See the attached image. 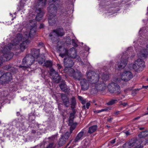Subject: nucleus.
I'll return each instance as SVG.
<instances>
[{
    "label": "nucleus",
    "mask_w": 148,
    "mask_h": 148,
    "mask_svg": "<svg viewBox=\"0 0 148 148\" xmlns=\"http://www.w3.org/2000/svg\"><path fill=\"white\" fill-rule=\"evenodd\" d=\"M97 125H94L89 127L88 133L89 134H92L95 132L97 130Z\"/></svg>",
    "instance_id": "nucleus-20"
},
{
    "label": "nucleus",
    "mask_w": 148,
    "mask_h": 148,
    "mask_svg": "<svg viewBox=\"0 0 148 148\" xmlns=\"http://www.w3.org/2000/svg\"><path fill=\"white\" fill-rule=\"evenodd\" d=\"M57 66H58L59 69H60L61 67V66L59 64H57Z\"/></svg>",
    "instance_id": "nucleus-49"
},
{
    "label": "nucleus",
    "mask_w": 148,
    "mask_h": 148,
    "mask_svg": "<svg viewBox=\"0 0 148 148\" xmlns=\"http://www.w3.org/2000/svg\"><path fill=\"white\" fill-rule=\"evenodd\" d=\"M147 52V51L145 49H143L138 53V55L139 58L135 61L133 64V68L135 71H142L145 67V62L142 59H140V58H145L146 57Z\"/></svg>",
    "instance_id": "nucleus-4"
},
{
    "label": "nucleus",
    "mask_w": 148,
    "mask_h": 148,
    "mask_svg": "<svg viewBox=\"0 0 148 148\" xmlns=\"http://www.w3.org/2000/svg\"><path fill=\"white\" fill-rule=\"evenodd\" d=\"M47 0H38V2L36 5V7L44 6L46 3Z\"/></svg>",
    "instance_id": "nucleus-19"
},
{
    "label": "nucleus",
    "mask_w": 148,
    "mask_h": 148,
    "mask_svg": "<svg viewBox=\"0 0 148 148\" xmlns=\"http://www.w3.org/2000/svg\"><path fill=\"white\" fill-rule=\"evenodd\" d=\"M112 119H113L112 118H110L108 119V122L110 123L112 121Z\"/></svg>",
    "instance_id": "nucleus-44"
},
{
    "label": "nucleus",
    "mask_w": 148,
    "mask_h": 148,
    "mask_svg": "<svg viewBox=\"0 0 148 148\" xmlns=\"http://www.w3.org/2000/svg\"><path fill=\"white\" fill-rule=\"evenodd\" d=\"M91 72L87 73L88 81L86 79L81 80L80 85L82 90H87L89 88L93 93H97L98 91L103 90L106 88V85L103 82L99 80V77L96 74L95 75H91Z\"/></svg>",
    "instance_id": "nucleus-1"
},
{
    "label": "nucleus",
    "mask_w": 148,
    "mask_h": 148,
    "mask_svg": "<svg viewBox=\"0 0 148 148\" xmlns=\"http://www.w3.org/2000/svg\"><path fill=\"white\" fill-rule=\"evenodd\" d=\"M127 104L126 102H120L119 105L120 106H122L123 107H125L127 105Z\"/></svg>",
    "instance_id": "nucleus-31"
},
{
    "label": "nucleus",
    "mask_w": 148,
    "mask_h": 148,
    "mask_svg": "<svg viewBox=\"0 0 148 148\" xmlns=\"http://www.w3.org/2000/svg\"><path fill=\"white\" fill-rule=\"evenodd\" d=\"M47 10L49 15L48 22L51 25H53L56 22V15L57 13V8L53 3L50 4L47 8Z\"/></svg>",
    "instance_id": "nucleus-5"
},
{
    "label": "nucleus",
    "mask_w": 148,
    "mask_h": 148,
    "mask_svg": "<svg viewBox=\"0 0 148 148\" xmlns=\"http://www.w3.org/2000/svg\"><path fill=\"white\" fill-rule=\"evenodd\" d=\"M50 74L52 76L53 79L56 83H58L61 80V77L59 75L58 73L56 72L53 68L50 69Z\"/></svg>",
    "instance_id": "nucleus-11"
},
{
    "label": "nucleus",
    "mask_w": 148,
    "mask_h": 148,
    "mask_svg": "<svg viewBox=\"0 0 148 148\" xmlns=\"http://www.w3.org/2000/svg\"><path fill=\"white\" fill-rule=\"evenodd\" d=\"M56 137V135H54L51 137H50L49 138L52 140H53L54 139H55Z\"/></svg>",
    "instance_id": "nucleus-41"
},
{
    "label": "nucleus",
    "mask_w": 148,
    "mask_h": 148,
    "mask_svg": "<svg viewBox=\"0 0 148 148\" xmlns=\"http://www.w3.org/2000/svg\"><path fill=\"white\" fill-rule=\"evenodd\" d=\"M83 107L84 108H85V106H83Z\"/></svg>",
    "instance_id": "nucleus-56"
},
{
    "label": "nucleus",
    "mask_w": 148,
    "mask_h": 148,
    "mask_svg": "<svg viewBox=\"0 0 148 148\" xmlns=\"http://www.w3.org/2000/svg\"><path fill=\"white\" fill-rule=\"evenodd\" d=\"M147 109L148 110V107L147 108Z\"/></svg>",
    "instance_id": "nucleus-58"
},
{
    "label": "nucleus",
    "mask_w": 148,
    "mask_h": 148,
    "mask_svg": "<svg viewBox=\"0 0 148 148\" xmlns=\"http://www.w3.org/2000/svg\"><path fill=\"white\" fill-rule=\"evenodd\" d=\"M78 99L81 101H82L83 100V98L81 96H78Z\"/></svg>",
    "instance_id": "nucleus-42"
},
{
    "label": "nucleus",
    "mask_w": 148,
    "mask_h": 148,
    "mask_svg": "<svg viewBox=\"0 0 148 148\" xmlns=\"http://www.w3.org/2000/svg\"><path fill=\"white\" fill-rule=\"evenodd\" d=\"M109 91L111 93L119 94L121 92L120 87L117 84L114 82L110 83L108 86Z\"/></svg>",
    "instance_id": "nucleus-7"
},
{
    "label": "nucleus",
    "mask_w": 148,
    "mask_h": 148,
    "mask_svg": "<svg viewBox=\"0 0 148 148\" xmlns=\"http://www.w3.org/2000/svg\"><path fill=\"white\" fill-rule=\"evenodd\" d=\"M55 31V30H53L52 32L49 35V39L53 42L56 41L57 39V38L58 37Z\"/></svg>",
    "instance_id": "nucleus-14"
},
{
    "label": "nucleus",
    "mask_w": 148,
    "mask_h": 148,
    "mask_svg": "<svg viewBox=\"0 0 148 148\" xmlns=\"http://www.w3.org/2000/svg\"><path fill=\"white\" fill-rule=\"evenodd\" d=\"M64 63L65 66L66 68H70L73 64V62L70 58H66L64 59Z\"/></svg>",
    "instance_id": "nucleus-13"
},
{
    "label": "nucleus",
    "mask_w": 148,
    "mask_h": 148,
    "mask_svg": "<svg viewBox=\"0 0 148 148\" xmlns=\"http://www.w3.org/2000/svg\"><path fill=\"white\" fill-rule=\"evenodd\" d=\"M63 103L66 107H68L69 105V99L65 95H61Z\"/></svg>",
    "instance_id": "nucleus-16"
},
{
    "label": "nucleus",
    "mask_w": 148,
    "mask_h": 148,
    "mask_svg": "<svg viewBox=\"0 0 148 148\" xmlns=\"http://www.w3.org/2000/svg\"><path fill=\"white\" fill-rule=\"evenodd\" d=\"M128 57H126L125 55H123L122 57L121 60L120 62L118 63V67L119 69L124 68L126 66Z\"/></svg>",
    "instance_id": "nucleus-12"
},
{
    "label": "nucleus",
    "mask_w": 148,
    "mask_h": 148,
    "mask_svg": "<svg viewBox=\"0 0 148 148\" xmlns=\"http://www.w3.org/2000/svg\"><path fill=\"white\" fill-rule=\"evenodd\" d=\"M147 81H148V78L147 79Z\"/></svg>",
    "instance_id": "nucleus-57"
},
{
    "label": "nucleus",
    "mask_w": 148,
    "mask_h": 148,
    "mask_svg": "<svg viewBox=\"0 0 148 148\" xmlns=\"http://www.w3.org/2000/svg\"><path fill=\"white\" fill-rule=\"evenodd\" d=\"M76 125L77 124H75V125H73L72 126H70L71 127H70V130L69 132L71 134L72 133L73 131L74 130L75 128Z\"/></svg>",
    "instance_id": "nucleus-26"
},
{
    "label": "nucleus",
    "mask_w": 148,
    "mask_h": 148,
    "mask_svg": "<svg viewBox=\"0 0 148 148\" xmlns=\"http://www.w3.org/2000/svg\"><path fill=\"white\" fill-rule=\"evenodd\" d=\"M59 50L60 52L59 56L62 58L67 56L72 58H75L76 56V51L74 48H72L68 51L66 49L60 46Z\"/></svg>",
    "instance_id": "nucleus-6"
},
{
    "label": "nucleus",
    "mask_w": 148,
    "mask_h": 148,
    "mask_svg": "<svg viewBox=\"0 0 148 148\" xmlns=\"http://www.w3.org/2000/svg\"><path fill=\"white\" fill-rule=\"evenodd\" d=\"M44 66H45L47 67H51L52 65V62L50 60H48L45 62L43 65Z\"/></svg>",
    "instance_id": "nucleus-24"
},
{
    "label": "nucleus",
    "mask_w": 148,
    "mask_h": 148,
    "mask_svg": "<svg viewBox=\"0 0 148 148\" xmlns=\"http://www.w3.org/2000/svg\"><path fill=\"white\" fill-rule=\"evenodd\" d=\"M148 88V86H142V88H145V89H147Z\"/></svg>",
    "instance_id": "nucleus-45"
},
{
    "label": "nucleus",
    "mask_w": 148,
    "mask_h": 148,
    "mask_svg": "<svg viewBox=\"0 0 148 148\" xmlns=\"http://www.w3.org/2000/svg\"><path fill=\"white\" fill-rule=\"evenodd\" d=\"M148 114V112L146 113L145 114V115H147V114Z\"/></svg>",
    "instance_id": "nucleus-53"
},
{
    "label": "nucleus",
    "mask_w": 148,
    "mask_h": 148,
    "mask_svg": "<svg viewBox=\"0 0 148 148\" xmlns=\"http://www.w3.org/2000/svg\"><path fill=\"white\" fill-rule=\"evenodd\" d=\"M133 77V74L129 71H125L121 75V79L124 81H128L130 80Z\"/></svg>",
    "instance_id": "nucleus-9"
},
{
    "label": "nucleus",
    "mask_w": 148,
    "mask_h": 148,
    "mask_svg": "<svg viewBox=\"0 0 148 148\" xmlns=\"http://www.w3.org/2000/svg\"><path fill=\"white\" fill-rule=\"evenodd\" d=\"M72 44L75 47H77V45L76 43H75V40L74 39H73L72 40Z\"/></svg>",
    "instance_id": "nucleus-34"
},
{
    "label": "nucleus",
    "mask_w": 148,
    "mask_h": 148,
    "mask_svg": "<svg viewBox=\"0 0 148 148\" xmlns=\"http://www.w3.org/2000/svg\"><path fill=\"white\" fill-rule=\"evenodd\" d=\"M107 127H110V126H108V125H107Z\"/></svg>",
    "instance_id": "nucleus-55"
},
{
    "label": "nucleus",
    "mask_w": 148,
    "mask_h": 148,
    "mask_svg": "<svg viewBox=\"0 0 148 148\" xmlns=\"http://www.w3.org/2000/svg\"><path fill=\"white\" fill-rule=\"evenodd\" d=\"M126 135L127 136L130 134V132L129 131H127V132H125Z\"/></svg>",
    "instance_id": "nucleus-43"
},
{
    "label": "nucleus",
    "mask_w": 148,
    "mask_h": 148,
    "mask_svg": "<svg viewBox=\"0 0 148 148\" xmlns=\"http://www.w3.org/2000/svg\"><path fill=\"white\" fill-rule=\"evenodd\" d=\"M71 107L72 108H74V107H73V106H74L76 103V100L75 98L74 97H73L71 99Z\"/></svg>",
    "instance_id": "nucleus-28"
},
{
    "label": "nucleus",
    "mask_w": 148,
    "mask_h": 148,
    "mask_svg": "<svg viewBox=\"0 0 148 148\" xmlns=\"http://www.w3.org/2000/svg\"><path fill=\"white\" fill-rule=\"evenodd\" d=\"M36 31V28L34 27L30 29L29 32H25L23 37H22L21 34H18L16 38L14 40L13 43L9 44L7 46L5 47L3 51L6 52L7 51L14 48L21 41H22V42L20 45V48L21 51H23L25 49L26 45L28 44L30 42L29 38H32L35 35Z\"/></svg>",
    "instance_id": "nucleus-2"
},
{
    "label": "nucleus",
    "mask_w": 148,
    "mask_h": 148,
    "mask_svg": "<svg viewBox=\"0 0 148 148\" xmlns=\"http://www.w3.org/2000/svg\"><path fill=\"white\" fill-rule=\"evenodd\" d=\"M56 30V32L58 35V36H62L64 34V32L63 29L59 28L57 29Z\"/></svg>",
    "instance_id": "nucleus-21"
},
{
    "label": "nucleus",
    "mask_w": 148,
    "mask_h": 148,
    "mask_svg": "<svg viewBox=\"0 0 148 148\" xmlns=\"http://www.w3.org/2000/svg\"><path fill=\"white\" fill-rule=\"evenodd\" d=\"M36 12L38 14L36 17V19L37 21H40L41 19L43 16V12H42L41 8H39L36 10Z\"/></svg>",
    "instance_id": "nucleus-15"
},
{
    "label": "nucleus",
    "mask_w": 148,
    "mask_h": 148,
    "mask_svg": "<svg viewBox=\"0 0 148 148\" xmlns=\"http://www.w3.org/2000/svg\"><path fill=\"white\" fill-rule=\"evenodd\" d=\"M127 143L124 144L123 145V148H131V147L130 146V145H125Z\"/></svg>",
    "instance_id": "nucleus-32"
},
{
    "label": "nucleus",
    "mask_w": 148,
    "mask_h": 148,
    "mask_svg": "<svg viewBox=\"0 0 148 148\" xmlns=\"http://www.w3.org/2000/svg\"><path fill=\"white\" fill-rule=\"evenodd\" d=\"M11 66L8 65L5 66L4 67V69L6 70H8L11 68Z\"/></svg>",
    "instance_id": "nucleus-36"
},
{
    "label": "nucleus",
    "mask_w": 148,
    "mask_h": 148,
    "mask_svg": "<svg viewBox=\"0 0 148 148\" xmlns=\"http://www.w3.org/2000/svg\"><path fill=\"white\" fill-rule=\"evenodd\" d=\"M75 124H77L76 123H74L73 122V119H69V125L70 126H72Z\"/></svg>",
    "instance_id": "nucleus-30"
},
{
    "label": "nucleus",
    "mask_w": 148,
    "mask_h": 148,
    "mask_svg": "<svg viewBox=\"0 0 148 148\" xmlns=\"http://www.w3.org/2000/svg\"><path fill=\"white\" fill-rule=\"evenodd\" d=\"M1 83L3 84L10 81L12 79V77L10 73H7L5 74L2 73L0 78Z\"/></svg>",
    "instance_id": "nucleus-10"
},
{
    "label": "nucleus",
    "mask_w": 148,
    "mask_h": 148,
    "mask_svg": "<svg viewBox=\"0 0 148 148\" xmlns=\"http://www.w3.org/2000/svg\"><path fill=\"white\" fill-rule=\"evenodd\" d=\"M44 25L43 24H40L39 27L40 28H42L43 27Z\"/></svg>",
    "instance_id": "nucleus-46"
},
{
    "label": "nucleus",
    "mask_w": 148,
    "mask_h": 148,
    "mask_svg": "<svg viewBox=\"0 0 148 148\" xmlns=\"http://www.w3.org/2000/svg\"><path fill=\"white\" fill-rule=\"evenodd\" d=\"M84 134V131L83 130H82L76 136L75 140H74V143L78 142L82 138V137Z\"/></svg>",
    "instance_id": "nucleus-18"
},
{
    "label": "nucleus",
    "mask_w": 148,
    "mask_h": 148,
    "mask_svg": "<svg viewBox=\"0 0 148 148\" xmlns=\"http://www.w3.org/2000/svg\"><path fill=\"white\" fill-rule=\"evenodd\" d=\"M81 102L82 104H84L85 103L86 101L84 100L83 99L82 101H81Z\"/></svg>",
    "instance_id": "nucleus-47"
},
{
    "label": "nucleus",
    "mask_w": 148,
    "mask_h": 148,
    "mask_svg": "<svg viewBox=\"0 0 148 148\" xmlns=\"http://www.w3.org/2000/svg\"><path fill=\"white\" fill-rule=\"evenodd\" d=\"M116 101L117 100L116 99L112 100L107 103V104L109 106L112 105L115 103Z\"/></svg>",
    "instance_id": "nucleus-27"
},
{
    "label": "nucleus",
    "mask_w": 148,
    "mask_h": 148,
    "mask_svg": "<svg viewBox=\"0 0 148 148\" xmlns=\"http://www.w3.org/2000/svg\"><path fill=\"white\" fill-rule=\"evenodd\" d=\"M32 55L28 54L26 56L23 60V64L24 66H20L21 68L23 67L25 69L29 67L35 60L41 64L45 61V59L39 56V49H33L31 50Z\"/></svg>",
    "instance_id": "nucleus-3"
},
{
    "label": "nucleus",
    "mask_w": 148,
    "mask_h": 148,
    "mask_svg": "<svg viewBox=\"0 0 148 148\" xmlns=\"http://www.w3.org/2000/svg\"><path fill=\"white\" fill-rule=\"evenodd\" d=\"M139 128L140 130H143L145 129V128L144 127H139Z\"/></svg>",
    "instance_id": "nucleus-51"
},
{
    "label": "nucleus",
    "mask_w": 148,
    "mask_h": 148,
    "mask_svg": "<svg viewBox=\"0 0 148 148\" xmlns=\"http://www.w3.org/2000/svg\"><path fill=\"white\" fill-rule=\"evenodd\" d=\"M71 134L69 132H66L64 135L62 136L60 139V141L62 142V143H64L66 140L69 138Z\"/></svg>",
    "instance_id": "nucleus-17"
},
{
    "label": "nucleus",
    "mask_w": 148,
    "mask_h": 148,
    "mask_svg": "<svg viewBox=\"0 0 148 148\" xmlns=\"http://www.w3.org/2000/svg\"><path fill=\"white\" fill-rule=\"evenodd\" d=\"M90 104L89 103H87L86 104V108L88 109L89 108V106H90Z\"/></svg>",
    "instance_id": "nucleus-40"
},
{
    "label": "nucleus",
    "mask_w": 148,
    "mask_h": 148,
    "mask_svg": "<svg viewBox=\"0 0 148 148\" xmlns=\"http://www.w3.org/2000/svg\"><path fill=\"white\" fill-rule=\"evenodd\" d=\"M53 143H50L46 148H53Z\"/></svg>",
    "instance_id": "nucleus-37"
},
{
    "label": "nucleus",
    "mask_w": 148,
    "mask_h": 148,
    "mask_svg": "<svg viewBox=\"0 0 148 148\" xmlns=\"http://www.w3.org/2000/svg\"><path fill=\"white\" fill-rule=\"evenodd\" d=\"M74 117V114L71 113L70 114L69 119H73Z\"/></svg>",
    "instance_id": "nucleus-33"
},
{
    "label": "nucleus",
    "mask_w": 148,
    "mask_h": 148,
    "mask_svg": "<svg viewBox=\"0 0 148 148\" xmlns=\"http://www.w3.org/2000/svg\"><path fill=\"white\" fill-rule=\"evenodd\" d=\"M107 110V109H102L100 110H98L96 111L97 113H99L103 111H106Z\"/></svg>",
    "instance_id": "nucleus-35"
},
{
    "label": "nucleus",
    "mask_w": 148,
    "mask_h": 148,
    "mask_svg": "<svg viewBox=\"0 0 148 148\" xmlns=\"http://www.w3.org/2000/svg\"><path fill=\"white\" fill-rule=\"evenodd\" d=\"M68 73L70 76L78 80L80 79L82 77V75L79 71H75L72 68H70Z\"/></svg>",
    "instance_id": "nucleus-8"
},
{
    "label": "nucleus",
    "mask_w": 148,
    "mask_h": 148,
    "mask_svg": "<svg viewBox=\"0 0 148 148\" xmlns=\"http://www.w3.org/2000/svg\"><path fill=\"white\" fill-rule=\"evenodd\" d=\"M101 75V78L103 80L106 81L108 79L109 75L106 73L102 74Z\"/></svg>",
    "instance_id": "nucleus-25"
},
{
    "label": "nucleus",
    "mask_w": 148,
    "mask_h": 148,
    "mask_svg": "<svg viewBox=\"0 0 148 148\" xmlns=\"http://www.w3.org/2000/svg\"><path fill=\"white\" fill-rule=\"evenodd\" d=\"M116 142V139H114L110 141V143L109 144V145H110V143L111 144H114Z\"/></svg>",
    "instance_id": "nucleus-38"
},
{
    "label": "nucleus",
    "mask_w": 148,
    "mask_h": 148,
    "mask_svg": "<svg viewBox=\"0 0 148 148\" xmlns=\"http://www.w3.org/2000/svg\"><path fill=\"white\" fill-rule=\"evenodd\" d=\"M139 137L140 138H143L148 136V131H143L140 133L138 135Z\"/></svg>",
    "instance_id": "nucleus-22"
},
{
    "label": "nucleus",
    "mask_w": 148,
    "mask_h": 148,
    "mask_svg": "<svg viewBox=\"0 0 148 148\" xmlns=\"http://www.w3.org/2000/svg\"><path fill=\"white\" fill-rule=\"evenodd\" d=\"M2 64V61H0V66H1V64Z\"/></svg>",
    "instance_id": "nucleus-52"
},
{
    "label": "nucleus",
    "mask_w": 148,
    "mask_h": 148,
    "mask_svg": "<svg viewBox=\"0 0 148 148\" xmlns=\"http://www.w3.org/2000/svg\"><path fill=\"white\" fill-rule=\"evenodd\" d=\"M114 113L115 115H117L119 114L120 113V111H116L114 112Z\"/></svg>",
    "instance_id": "nucleus-39"
},
{
    "label": "nucleus",
    "mask_w": 148,
    "mask_h": 148,
    "mask_svg": "<svg viewBox=\"0 0 148 148\" xmlns=\"http://www.w3.org/2000/svg\"><path fill=\"white\" fill-rule=\"evenodd\" d=\"M56 0H50L49 2L50 3L51 2H53V3H54L56 1Z\"/></svg>",
    "instance_id": "nucleus-48"
},
{
    "label": "nucleus",
    "mask_w": 148,
    "mask_h": 148,
    "mask_svg": "<svg viewBox=\"0 0 148 148\" xmlns=\"http://www.w3.org/2000/svg\"><path fill=\"white\" fill-rule=\"evenodd\" d=\"M147 50H148V44L147 45Z\"/></svg>",
    "instance_id": "nucleus-54"
},
{
    "label": "nucleus",
    "mask_w": 148,
    "mask_h": 148,
    "mask_svg": "<svg viewBox=\"0 0 148 148\" xmlns=\"http://www.w3.org/2000/svg\"><path fill=\"white\" fill-rule=\"evenodd\" d=\"M3 56L6 58L7 60H9L10 58V57H9V54L7 52L3 54Z\"/></svg>",
    "instance_id": "nucleus-29"
},
{
    "label": "nucleus",
    "mask_w": 148,
    "mask_h": 148,
    "mask_svg": "<svg viewBox=\"0 0 148 148\" xmlns=\"http://www.w3.org/2000/svg\"><path fill=\"white\" fill-rule=\"evenodd\" d=\"M60 87L61 89L63 91H66L67 88L66 85L64 83H62L60 85Z\"/></svg>",
    "instance_id": "nucleus-23"
},
{
    "label": "nucleus",
    "mask_w": 148,
    "mask_h": 148,
    "mask_svg": "<svg viewBox=\"0 0 148 148\" xmlns=\"http://www.w3.org/2000/svg\"><path fill=\"white\" fill-rule=\"evenodd\" d=\"M140 118V117H137L136 118H135L134 119H133V120H137V119H139V118Z\"/></svg>",
    "instance_id": "nucleus-50"
}]
</instances>
